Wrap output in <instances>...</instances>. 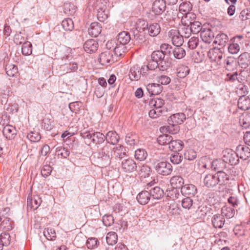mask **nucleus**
<instances>
[{
	"instance_id": "nucleus-1",
	"label": "nucleus",
	"mask_w": 250,
	"mask_h": 250,
	"mask_svg": "<svg viewBox=\"0 0 250 250\" xmlns=\"http://www.w3.org/2000/svg\"><path fill=\"white\" fill-rule=\"evenodd\" d=\"M229 175L224 171H219L215 174H208L204 178V185L208 188H213L217 185L225 186L228 184Z\"/></svg>"
},
{
	"instance_id": "nucleus-2",
	"label": "nucleus",
	"mask_w": 250,
	"mask_h": 250,
	"mask_svg": "<svg viewBox=\"0 0 250 250\" xmlns=\"http://www.w3.org/2000/svg\"><path fill=\"white\" fill-rule=\"evenodd\" d=\"M165 55L163 52L160 50L154 51L151 55L152 60L160 64V69L162 71L167 70L170 64V62L165 58Z\"/></svg>"
},
{
	"instance_id": "nucleus-3",
	"label": "nucleus",
	"mask_w": 250,
	"mask_h": 250,
	"mask_svg": "<svg viewBox=\"0 0 250 250\" xmlns=\"http://www.w3.org/2000/svg\"><path fill=\"white\" fill-rule=\"evenodd\" d=\"M99 155L101 157L103 166H108L112 156V148L109 145H106L100 150Z\"/></svg>"
},
{
	"instance_id": "nucleus-4",
	"label": "nucleus",
	"mask_w": 250,
	"mask_h": 250,
	"mask_svg": "<svg viewBox=\"0 0 250 250\" xmlns=\"http://www.w3.org/2000/svg\"><path fill=\"white\" fill-rule=\"evenodd\" d=\"M223 159L225 163L230 164L231 165H236L239 162V158L236 151H233L231 149H226L223 151Z\"/></svg>"
},
{
	"instance_id": "nucleus-5",
	"label": "nucleus",
	"mask_w": 250,
	"mask_h": 250,
	"mask_svg": "<svg viewBox=\"0 0 250 250\" xmlns=\"http://www.w3.org/2000/svg\"><path fill=\"white\" fill-rule=\"evenodd\" d=\"M223 53L221 49L214 47L210 49L208 53V56L210 61L216 63L217 65L222 64Z\"/></svg>"
},
{
	"instance_id": "nucleus-6",
	"label": "nucleus",
	"mask_w": 250,
	"mask_h": 250,
	"mask_svg": "<svg viewBox=\"0 0 250 250\" xmlns=\"http://www.w3.org/2000/svg\"><path fill=\"white\" fill-rule=\"evenodd\" d=\"M155 168L159 174L164 176L168 175L172 171L171 165L167 162H160L156 164Z\"/></svg>"
},
{
	"instance_id": "nucleus-7",
	"label": "nucleus",
	"mask_w": 250,
	"mask_h": 250,
	"mask_svg": "<svg viewBox=\"0 0 250 250\" xmlns=\"http://www.w3.org/2000/svg\"><path fill=\"white\" fill-rule=\"evenodd\" d=\"M173 44L175 46H181L184 42L183 36L177 30H171L168 33Z\"/></svg>"
},
{
	"instance_id": "nucleus-8",
	"label": "nucleus",
	"mask_w": 250,
	"mask_h": 250,
	"mask_svg": "<svg viewBox=\"0 0 250 250\" xmlns=\"http://www.w3.org/2000/svg\"><path fill=\"white\" fill-rule=\"evenodd\" d=\"M137 168L136 162L132 159H125L122 162L121 168L125 172H132L136 171Z\"/></svg>"
},
{
	"instance_id": "nucleus-9",
	"label": "nucleus",
	"mask_w": 250,
	"mask_h": 250,
	"mask_svg": "<svg viewBox=\"0 0 250 250\" xmlns=\"http://www.w3.org/2000/svg\"><path fill=\"white\" fill-rule=\"evenodd\" d=\"M237 156L243 160H248L250 158V149L249 147L239 145L236 148Z\"/></svg>"
},
{
	"instance_id": "nucleus-10",
	"label": "nucleus",
	"mask_w": 250,
	"mask_h": 250,
	"mask_svg": "<svg viewBox=\"0 0 250 250\" xmlns=\"http://www.w3.org/2000/svg\"><path fill=\"white\" fill-rule=\"evenodd\" d=\"M186 117L183 113H178L171 115L167 119L169 125H180L184 123Z\"/></svg>"
},
{
	"instance_id": "nucleus-11",
	"label": "nucleus",
	"mask_w": 250,
	"mask_h": 250,
	"mask_svg": "<svg viewBox=\"0 0 250 250\" xmlns=\"http://www.w3.org/2000/svg\"><path fill=\"white\" fill-rule=\"evenodd\" d=\"M42 203L41 198L38 195L34 196L32 198L31 196L28 197L27 201V210H35L38 208Z\"/></svg>"
},
{
	"instance_id": "nucleus-12",
	"label": "nucleus",
	"mask_w": 250,
	"mask_h": 250,
	"mask_svg": "<svg viewBox=\"0 0 250 250\" xmlns=\"http://www.w3.org/2000/svg\"><path fill=\"white\" fill-rule=\"evenodd\" d=\"M166 8V3L165 0H155L152 4V11L156 15H160L163 13Z\"/></svg>"
},
{
	"instance_id": "nucleus-13",
	"label": "nucleus",
	"mask_w": 250,
	"mask_h": 250,
	"mask_svg": "<svg viewBox=\"0 0 250 250\" xmlns=\"http://www.w3.org/2000/svg\"><path fill=\"white\" fill-rule=\"evenodd\" d=\"M99 62L103 65L113 63L114 60L112 53L109 51L102 52L100 55Z\"/></svg>"
},
{
	"instance_id": "nucleus-14",
	"label": "nucleus",
	"mask_w": 250,
	"mask_h": 250,
	"mask_svg": "<svg viewBox=\"0 0 250 250\" xmlns=\"http://www.w3.org/2000/svg\"><path fill=\"white\" fill-rule=\"evenodd\" d=\"M98 43L94 39L88 40L83 44L84 50L89 53L95 52L98 49Z\"/></svg>"
},
{
	"instance_id": "nucleus-15",
	"label": "nucleus",
	"mask_w": 250,
	"mask_h": 250,
	"mask_svg": "<svg viewBox=\"0 0 250 250\" xmlns=\"http://www.w3.org/2000/svg\"><path fill=\"white\" fill-rule=\"evenodd\" d=\"M142 71L140 67L137 65H133L130 69L129 77L131 81H138L140 79Z\"/></svg>"
},
{
	"instance_id": "nucleus-16",
	"label": "nucleus",
	"mask_w": 250,
	"mask_h": 250,
	"mask_svg": "<svg viewBox=\"0 0 250 250\" xmlns=\"http://www.w3.org/2000/svg\"><path fill=\"white\" fill-rule=\"evenodd\" d=\"M181 192L183 195L194 196L197 193V188L193 185L186 184L182 187Z\"/></svg>"
},
{
	"instance_id": "nucleus-17",
	"label": "nucleus",
	"mask_w": 250,
	"mask_h": 250,
	"mask_svg": "<svg viewBox=\"0 0 250 250\" xmlns=\"http://www.w3.org/2000/svg\"><path fill=\"white\" fill-rule=\"evenodd\" d=\"M126 148L121 145H118L112 148V153L116 158L122 159L126 155Z\"/></svg>"
},
{
	"instance_id": "nucleus-18",
	"label": "nucleus",
	"mask_w": 250,
	"mask_h": 250,
	"mask_svg": "<svg viewBox=\"0 0 250 250\" xmlns=\"http://www.w3.org/2000/svg\"><path fill=\"white\" fill-rule=\"evenodd\" d=\"M239 65L242 68H246L250 65V54L248 52L242 53L238 58Z\"/></svg>"
},
{
	"instance_id": "nucleus-19",
	"label": "nucleus",
	"mask_w": 250,
	"mask_h": 250,
	"mask_svg": "<svg viewBox=\"0 0 250 250\" xmlns=\"http://www.w3.org/2000/svg\"><path fill=\"white\" fill-rule=\"evenodd\" d=\"M201 38L206 43H210L214 38V33L209 28H204L201 32Z\"/></svg>"
},
{
	"instance_id": "nucleus-20",
	"label": "nucleus",
	"mask_w": 250,
	"mask_h": 250,
	"mask_svg": "<svg viewBox=\"0 0 250 250\" xmlns=\"http://www.w3.org/2000/svg\"><path fill=\"white\" fill-rule=\"evenodd\" d=\"M224 65L226 70L232 71L236 68L237 62L233 57H228L224 60Z\"/></svg>"
},
{
	"instance_id": "nucleus-21",
	"label": "nucleus",
	"mask_w": 250,
	"mask_h": 250,
	"mask_svg": "<svg viewBox=\"0 0 250 250\" xmlns=\"http://www.w3.org/2000/svg\"><path fill=\"white\" fill-rule=\"evenodd\" d=\"M102 31L101 24L97 22H94L90 24L88 31L89 34L93 37H97Z\"/></svg>"
},
{
	"instance_id": "nucleus-22",
	"label": "nucleus",
	"mask_w": 250,
	"mask_h": 250,
	"mask_svg": "<svg viewBox=\"0 0 250 250\" xmlns=\"http://www.w3.org/2000/svg\"><path fill=\"white\" fill-rule=\"evenodd\" d=\"M150 198L153 199L159 200L164 196V192L163 190L159 187H155L151 188L148 191Z\"/></svg>"
},
{
	"instance_id": "nucleus-23",
	"label": "nucleus",
	"mask_w": 250,
	"mask_h": 250,
	"mask_svg": "<svg viewBox=\"0 0 250 250\" xmlns=\"http://www.w3.org/2000/svg\"><path fill=\"white\" fill-rule=\"evenodd\" d=\"M134 26L133 28H135L137 32H144L145 33H146L148 23L146 21L138 19L135 21Z\"/></svg>"
},
{
	"instance_id": "nucleus-24",
	"label": "nucleus",
	"mask_w": 250,
	"mask_h": 250,
	"mask_svg": "<svg viewBox=\"0 0 250 250\" xmlns=\"http://www.w3.org/2000/svg\"><path fill=\"white\" fill-rule=\"evenodd\" d=\"M16 131L15 127L11 125H5L2 130L3 135L9 140L14 138L16 135Z\"/></svg>"
},
{
	"instance_id": "nucleus-25",
	"label": "nucleus",
	"mask_w": 250,
	"mask_h": 250,
	"mask_svg": "<svg viewBox=\"0 0 250 250\" xmlns=\"http://www.w3.org/2000/svg\"><path fill=\"white\" fill-rule=\"evenodd\" d=\"M170 184L174 188H181L183 187L184 184V179L182 177L178 175L172 177L170 180Z\"/></svg>"
},
{
	"instance_id": "nucleus-26",
	"label": "nucleus",
	"mask_w": 250,
	"mask_h": 250,
	"mask_svg": "<svg viewBox=\"0 0 250 250\" xmlns=\"http://www.w3.org/2000/svg\"><path fill=\"white\" fill-rule=\"evenodd\" d=\"M212 224L215 228H222L225 222V218L219 214L214 215L211 219Z\"/></svg>"
},
{
	"instance_id": "nucleus-27",
	"label": "nucleus",
	"mask_w": 250,
	"mask_h": 250,
	"mask_svg": "<svg viewBox=\"0 0 250 250\" xmlns=\"http://www.w3.org/2000/svg\"><path fill=\"white\" fill-rule=\"evenodd\" d=\"M146 89L151 95H158L163 90V86L158 83H149L146 86Z\"/></svg>"
},
{
	"instance_id": "nucleus-28",
	"label": "nucleus",
	"mask_w": 250,
	"mask_h": 250,
	"mask_svg": "<svg viewBox=\"0 0 250 250\" xmlns=\"http://www.w3.org/2000/svg\"><path fill=\"white\" fill-rule=\"evenodd\" d=\"M160 26L157 23H153L147 26L146 33H147L151 37L157 36L160 32Z\"/></svg>"
},
{
	"instance_id": "nucleus-29",
	"label": "nucleus",
	"mask_w": 250,
	"mask_h": 250,
	"mask_svg": "<svg viewBox=\"0 0 250 250\" xmlns=\"http://www.w3.org/2000/svg\"><path fill=\"white\" fill-rule=\"evenodd\" d=\"M136 198L140 204L146 205L149 201L150 196L148 191L143 190L138 194Z\"/></svg>"
},
{
	"instance_id": "nucleus-30",
	"label": "nucleus",
	"mask_w": 250,
	"mask_h": 250,
	"mask_svg": "<svg viewBox=\"0 0 250 250\" xmlns=\"http://www.w3.org/2000/svg\"><path fill=\"white\" fill-rule=\"evenodd\" d=\"M237 105L238 107L243 110H248L250 108V99L244 96L240 97Z\"/></svg>"
},
{
	"instance_id": "nucleus-31",
	"label": "nucleus",
	"mask_w": 250,
	"mask_h": 250,
	"mask_svg": "<svg viewBox=\"0 0 250 250\" xmlns=\"http://www.w3.org/2000/svg\"><path fill=\"white\" fill-rule=\"evenodd\" d=\"M130 40L131 37L129 33L126 31H123L118 34L117 42L126 45Z\"/></svg>"
},
{
	"instance_id": "nucleus-32",
	"label": "nucleus",
	"mask_w": 250,
	"mask_h": 250,
	"mask_svg": "<svg viewBox=\"0 0 250 250\" xmlns=\"http://www.w3.org/2000/svg\"><path fill=\"white\" fill-rule=\"evenodd\" d=\"M105 138L108 143H110L112 145L116 144L119 142L120 139L118 134L113 131L108 132Z\"/></svg>"
},
{
	"instance_id": "nucleus-33",
	"label": "nucleus",
	"mask_w": 250,
	"mask_h": 250,
	"mask_svg": "<svg viewBox=\"0 0 250 250\" xmlns=\"http://www.w3.org/2000/svg\"><path fill=\"white\" fill-rule=\"evenodd\" d=\"M183 142L180 140H173L169 144V148L174 152L181 151L184 147Z\"/></svg>"
},
{
	"instance_id": "nucleus-34",
	"label": "nucleus",
	"mask_w": 250,
	"mask_h": 250,
	"mask_svg": "<svg viewBox=\"0 0 250 250\" xmlns=\"http://www.w3.org/2000/svg\"><path fill=\"white\" fill-rule=\"evenodd\" d=\"M105 136L100 132H94L92 142L98 147L99 146L103 143L105 141Z\"/></svg>"
},
{
	"instance_id": "nucleus-35",
	"label": "nucleus",
	"mask_w": 250,
	"mask_h": 250,
	"mask_svg": "<svg viewBox=\"0 0 250 250\" xmlns=\"http://www.w3.org/2000/svg\"><path fill=\"white\" fill-rule=\"evenodd\" d=\"M5 70L7 75L10 77L16 76L18 72V67L12 63L6 64Z\"/></svg>"
},
{
	"instance_id": "nucleus-36",
	"label": "nucleus",
	"mask_w": 250,
	"mask_h": 250,
	"mask_svg": "<svg viewBox=\"0 0 250 250\" xmlns=\"http://www.w3.org/2000/svg\"><path fill=\"white\" fill-rule=\"evenodd\" d=\"M225 167V163L222 159H216L211 163V167L212 169L219 171H222V169Z\"/></svg>"
},
{
	"instance_id": "nucleus-37",
	"label": "nucleus",
	"mask_w": 250,
	"mask_h": 250,
	"mask_svg": "<svg viewBox=\"0 0 250 250\" xmlns=\"http://www.w3.org/2000/svg\"><path fill=\"white\" fill-rule=\"evenodd\" d=\"M164 101L159 98H154L149 102V105L150 107H154L155 108L157 109H165L166 110V108L164 107Z\"/></svg>"
},
{
	"instance_id": "nucleus-38",
	"label": "nucleus",
	"mask_w": 250,
	"mask_h": 250,
	"mask_svg": "<svg viewBox=\"0 0 250 250\" xmlns=\"http://www.w3.org/2000/svg\"><path fill=\"white\" fill-rule=\"evenodd\" d=\"M172 54L174 57L177 59H181L186 55L185 50L181 46H175L172 49Z\"/></svg>"
},
{
	"instance_id": "nucleus-39",
	"label": "nucleus",
	"mask_w": 250,
	"mask_h": 250,
	"mask_svg": "<svg viewBox=\"0 0 250 250\" xmlns=\"http://www.w3.org/2000/svg\"><path fill=\"white\" fill-rule=\"evenodd\" d=\"M189 26L193 34H197L204 29L202 26V24L198 21H189Z\"/></svg>"
},
{
	"instance_id": "nucleus-40",
	"label": "nucleus",
	"mask_w": 250,
	"mask_h": 250,
	"mask_svg": "<svg viewBox=\"0 0 250 250\" xmlns=\"http://www.w3.org/2000/svg\"><path fill=\"white\" fill-rule=\"evenodd\" d=\"M108 18V11L105 6L97 10V18L101 22H104Z\"/></svg>"
},
{
	"instance_id": "nucleus-41",
	"label": "nucleus",
	"mask_w": 250,
	"mask_h": 250,
	"mask_svg": "<svg viewBox=\"0 0 250 250\" xmlns=\"http://www.w3.org/2000/svg\"><path fill=\"white\" fill-rule=\"evenodd\" d=\"M228 41L229 38L228 36L224 33H221L216 36L214 42L218 43L220 46L223 47L225 46Z\"/></svg>"
},
{
	"instance_id": "nucleus-42",
	"label": "nucleus",
	"mask_w": 250,
	"mask_h": 250,
	"mask_svg": "<svg viewBox=\"0 0 250 250\" xmlns=\"http://www.w3.org/2000/svg\"><path fill=\"white\" fill-rule=\"evenodd\" d=\"M192 8V5L189 1L183 2L179 6V11L184 14L188 13Z\"/></svg>"
},
{
	"instance_id": "nucleus-43",
	"label": "nucleus",
	"mask_w": 250,
	"mask_h": 250,
	"mask_svg": "<svg viewBox=\"0 0 250 250\" xmlns=\"http://www.w3.org/2000/svg\"><path fill=\"white\" fill-rule=\"evenodd\" d=\"M125 141L127 145L131 146H134L138 143L137 136L132 133H128L125 136Z\"/></svg>"
},
{
	"instance_id": "nucleus-44",
	"label": "nucleus",
	"mask_w": 250,
	"mask_h": 250,
	"mask_svg": "<svg viewBox=\"0 0 250 250\" xmlns=\"http://www.w3.org/2000/svg\"><path fill=\"white\" fill-rule=\"evenodd\" d=\"M172 137L169 135L163 134L160 135L157 139L158 143L161 145H167L169 146Z\"/></svg>"
},
{
	"instance_id": "nucleus-45",
	"label": "nucleus",
	"mask_w": 250,
	"mask_h": 250,
	"mask_svg": "<svg viewBox=\"0 0 250 250\" xmlns=\"http://www.w3.org/2000/svg\"><path fill=\"white\" fill-rule=\"evenodd\" d=\"M106 240L108 245L113 246L117 242V235L115 232H109L107 234Z\"/></svg>"
},
{
	"instance_id": "nucleus-46",
	"label": "nucleus",
	"mask_w": 250,
	"mask_h": 250,
	"mask_svg": "<svg viewBox=\"0 0 250 250\" xmlns=\"http://www.w3.org/2000/svg\"><path fill=\"white\" fill-rule=\"evenodd\" d=\"M189 68L186 65H182L177 69V76L180 78H184L189 73Z\"/></svg>"
},
{
	"instance_id": "nucleus-47",
	"label": "nucleus",
	"mask_w": 250,
	"mask_h": 250,
	"mask_svg": "<svg viewBox=\"0 0 250 250\" xmlns=\"http://www.w3.org/2000/svg\"><path fill=\"white\" fill-rule=\"evenodd\" d=\"M135 158L139 161L145 160L147 156V153L145 149L139 148L135 152Z\"/></svg>"
},
{
	"instance_id": "nucleus-48",
	"label": "nucleus",
	"mask_w": 250,
	"mask_h": 250,
	"mask_svg": "<svg viewBox=\"0 0 250 250\" xmlns=\"http://www.w3.org/2000/svg\"><path fill=\"white\" fill-rule=\"evenodd\" d=\"M127 50L126 45L117 42L116 45L114 48L115 54L118 56H121Z\"/></svg>"
},
{
	"instance_id": "nucleus-49",
	"label": "nucleus",
	"mask_w": 250,
	"mask_h": 250,
	"mask_svg": "<svg viewBox=\"0 0 250 250\" xmlns=\"http://www.w3.org/2000/svg\"><path fill=\"white\" fill-rule=\"evenodd\" d=\"M22 54L24 56L30 55L32 54V44L29 42H23L22 48Z\"/></svg>"
},
{
	"instance_id": "nucleus-50",
	"label": "nucleus",
	"mask_w": 250,
	"mask_h": 250,
	"mask_svg": "<svg viewBox=\"0 0 250 250\" xmlns=\"http://www.w3.org/2000/svg\"><path fill=\"white\" fill-rule=\"evenodd\" d=\"M62 25L65 31H71L74 28L73 21L69 18L63 20Z\"/></svg>"
},
{
	"instance_id": "nucleus-51",
	"label": "nucleus",
	"mask_w": 250,
	"mask_h": 250,
	"mask_svg": "<svg viewBox=\"0 0 250 250\" xmlns=\"http://www.w3.org/2000/svg\"><path fill=\"white\" fill-rule=\"evenodd\" d=\"M166 112L167 110H165V109H157L154 108L149 111L148 114L150 117L152 118H156L161 114H163Z\"/></svg>"
},
{
	"instance_id": "nucleus-52",
	"label": "nucleus",
	"mask_w": 250,
	"mask_h": 250,
	"mask_svg": "<svg viewBox=\"0 0 250 250\" xmlns=\"http://www.w3.org/2000/svg\"><path fill=\"white\" fill-rule=\"evenodd\" d=\"M44 236L48 240H53L56 237V234L55 230L51 228L45 229L43 231Z\"/></svg>"
},
{
	"instance_id": "nucleus-53",
	"label": "nucleus",
	"mask_w": 250,
	"mask_h": 250,
	"mask_svg": "<svg viewBox=\"0 0 250 250\" xmlns=\"http://www.w3.org/2000/svg\"><path fill=\"white\" fill-rule=\"evenodd\" d=\"M183 159V157L179 153L174 152L170 157V161L173 164H180Z\"/></svg>"
},
{
	"instance_id": "nucleus-54",
	"label": "nucleus",
	"mask_w": 250,
	"mask_h": 250,
	"mask_svg": "<svg viewBox=\"0 0 250 250\" xmlns=\"http://www.w3.org/2000/svg\"><path fill=\"white\" fill-rule=\"evenodd\" d=\"M27 138L32 142H37L41 139L40 134L38 132L31 131L28 134Z\"/></svg>"
},
{
	"instance_id": "nucleus-55",
	"label": "nucleus",
	"mask_w": 250,
	"mask_h": 250,
	"mask_svg": "<svg viewBox=\"0 0 250 250\" xmlns=\"http://www.w3.org/2000/svg\"><path fill=\"white\" fill-rule=\"evenodd\" d=\"M184 24H185L183 25V27L181 28V32L183 34V37H184L186 38H188L189 37L192 32L191 31L188 22H185Z\"/></svg>"
},
{
	"instance_id": "nucleus-56",
	"label": "nucleus",
	"mask_w": 250,
	"mask_h": 250,
	"mask_svg": "<svg viewBox=\"0 0 250 250\" xmlns=\"http://www.w3.org/2000/svg\"><path fill=\"white\" fill-rule=\"evenodd\" d=\"M240 122L243 127H249L250 126V114L246 113L243 115Z\"/></svg>"
},
{
	"instance_id": "nucleus-57",
	"label": "nucleus",
	"mask_w": 250,
	"mask_h": 250,
	"mask_svg": "<svg viewBox=\"0 0 250 250\" xmlns=\"http://www.w3.org/2000/svg\"><path fill=\"white\" fill-rule=\"evenodd\" d=\"M221 211V215H222L224 218L225 216L227 218H231L233 216L234 213V210L232 209L231 208L225 207L222 208Z\"/></svg>"
},
{
	"instance_id": "nucleus-58",
	"label": "nucleus",
	"mask_w": 250,
	"mask_h": 250,
	"mask_svg": "<svg viewBox=\"0 0 250 250\" xmlns=\"http://www.w3.org/2000/svg\"><path fill=\"white\" fill-rule=\"evenodd\" d=\"M181 205L184 208L189 209L192 206L193 200L190 197H187L182 200Z\"/></svg>"
},
{
	"instance_id": "nucleus-59",
	"label": "nucleus",
	"mask_w": 250,
	"mask_h": 250,
	"mask_svg": "<svg viewBox=\"0 0 250 250\" xmlns=\"http://www.w3.org/2000/svg\"><path fill=\"white\" fill-rule=\"evenodd\" d=\"M196 152L193 149H190L186 150L184 153L185 159L192 161L196 158Z\"/></svg>"
},
{
	"instance_id": "nucleus-60",
	"label": "nucleus",
	"mask_w": 250,
	"mask_h": 250,
	"mask_svg": "<svg viewBox=\"0 0 250 250\" xmlns=\"http://www.w3.org/2000/svg\"><path fill=\"white\" fill-rule=\"evenodd\" d=\"M56 152L58 153V155H60L63 158H66L70 154L69 151L62 146L56 147Z\"/></svg>"
},
{
	"instance_id": "nucleus-61",
	"label": "nucleus",
	"mask_w": 250,
	"mask_h": 250,
	"mask_svg": "<svg viewBox=\"0 0 250 250\" xmlns=\"http://www.w3.org/2000/svg\"><path fill=\"white\" fill-rule=\"evenodd\" d=\"M10 235L7 233H2L0 235V243L3 247L4 246H7L10 243Z\"/></svg>"
},
{
	"instance_id": "nucleus-62",
	"label": "nucleus",
	"mask_w": 250,
	"mask_h": 250,
	"mask_svg": "<svg viewBox=\"0 0 250 250\" xmlns=\"http://www.w3.org/2000/svg\"><path fill=\"white\" fill-rule=\"evenodd\" d=\"M103 222L106 227L111 226L114 223L113 217L111 215H105L103 217Z\"/></svg>"
},
{
	"instance_id": "nucleus-63",
	"label": "nucleus",
	"mask_w": 250,
	"mask_h": 250,
	"mask_svg": "<svg viewBox=\"0 0 250 250\" xmlns=\"http://www.w3.org/2000/svg\"><path fill=\"white\" fill-rule=\"evenodd\" d=\"M199 43V39L197 37H193L188 42V47L190 49H194L196 48Z\"/></svg>"
},
{
	"instance_id": "nucleus-64",
	"label": "nucleus",
	"mask_w": 250,
	"mask_h": 250,
	"mask_svg": "<svg viewBox=\"0 0 250 250\" xmlns=\"http://www.w3.org/2000/svg\"><path fill=\"white\" fill-rule=\"evenodd\" d=\"M240 45L237 43H232L228 47L229 52L232 54H237L240 50Z\"/></svg>"
}]
</instances>
